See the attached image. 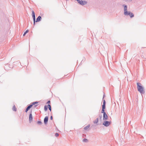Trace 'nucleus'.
Returning <instances> with one entry per match:
<instances>
[{
    "label": "nucleus",
    "instance_id": "obj_26",
    "mask_svg": "<svg viewBox=\"0 0 146 146\" xmlns=\"http://www.w3.org/2000/svg\"><path fill=\"white\" fill-rule=\"evenodd\" d=\"M50 100H48L47 101V104H50Z\"/></svg>",
    "mask_w": 146,
    "mask_h": 146
},
{
    "label": "nucleus",
    "instance_id": "obj_7",
    "mask_svg": "<svg viewBox=\"0 0 146 146\" xmlns=\"http://www.w3.org/2000/svg\"><path fill=\"white\" fill-rule=\"evenodd\" d=\"M87 3V1H82V0L81 2H80V4L82 5H84L86 4Z\"/></svg>",
    "mask_w": 146,
    "mask_h": 146
},
{
    "label": "nucleus",
    "instance_id": "obj_21",
    "mask_svg": "<svg viewBox=\"0 0 146 146\" xmlns=\"http://www.w3.org/2000/svg\"><path fill=\"white\" fill-rule=\"evenodd\" d=\"M37 123L39 125H41L42 124V122L40 121H38L37 122Z\"/></svg>",
    "mask_w": 146,
    "mask_h": 146
},
{
    "label": "nucleus",
    "instance_id": "obj_19",
    "mask_svg": "<svg viewBox=\"0 0 146 146\" xmlns=\"http://www.w3.org/2000/svg\"><path fill=\"white\" fill-rule=\"evenodd\" d=\"M29 31L28 30H26L24 33L23 35V36H25V35L26 34V33H27Z\"/></svg>",
    "mask_w": 146,
    "mask_h": 146
},
{
    "label": "nucleus",
    "instance_id": "obj_28",
    "mask_svg": "<svg viewBox=\"0 0 146 146\" xmlns=\"http://www.w3.org/2000/svg\"><path fill=\"white\" fill-rule=\"evenodd\" d=\"M33 22H34L33 25H35V20L33 21Z\"/></svg>",
    "mask_w": 146,
    "mask_h": 146
},
{
    "label": "nucleus",
    "instance_id": "obj_15",
    "mask_svg": "<svg viewBox=\"0 0 146 146\" xmlns=\"http://www.w3.org/2000/svg\"><path fill=\"white\" fill-rule=\"evenodd\" d=\"M48 105H45L44 107V110L45 111H46L48 109Z\"/></svg>",
    "mask_w": 146,
    "mask_h": 146
},
{
    "label": "nucleus",
    "instance_id": "obj_3",
    "mask_svg": "<svg viewBox=\"0 0 146 146\" xmlns=\"http://www.w3.org/2000/svg\"><path fill=\"white\" fill-rule=\"evenodd\" d=\"M111 121H105L103 123V125L106 127L108 126L111 123Z\"/></svg>",
    "mask_w": 146,
    "mask_h": 146
},
{
    "label": "nucleus",
    "instance_id": "obj_27",
    "mask_svg": "<svg viewBox=\"0 0 146 146\" xmlns=\"http://www.w3.org/2000/svg\"><path fill=\"white\" fill-rule=\"evenodd\" d=\"M52 119H53L52 116H51L50 117V119L51 120H52Z\"/></svg>",
    "mask_w": 146,
    "mask_h": 146
},
{
    "label": "nucleus",
    "instance_id": "obj_29",
    "mask_svg": "<svg viewBox=\"0 0 146 146\" xmlns=\"http://www.w3.org/2000/svg\"><path fill=\"white\" fill-rule=\"evenodd\" d=\"M100 117V119H101L102 118V115H99V116Z\"/></svg>",
    "mask_w": 146,
    "mask_h": 146
},
{
    "label": "nucleus",
    "instance_id": "obj_16",
    "mask_svg": "<svg viewBox=\"0 0 146 146\" xmlns=\"http://www.w3.org/2000/svg\"><path fill=\"white\" fill-rule=\"evenodd\" d=\"M48 108L50 111H51V106L50 104L48 105Z\"/></svg>",
    "mask_w": 146,
    "mask_h": 146
},
{
    "label": "nucleus",
    "instance_id": "obj_17",
    "mask_svg": "<svg viewBox=\"0 0 146 146\" xmlns=\"http://www.w3.org/2000/svg\"><path fill=\"white\" fill-rule=\"evenodd\" d=\"M90 127V125H88L86 126V127H85L84 128V129L85 130H86V129H88Z\"/></svg>",
    "mask_w": 146,
    "mask_h": 146
},
{
    "label": "nucleus",
    "instance_id": "obj_11",
    "mask_svg": "<svg viewBox=\"0 0 146 146\" xmlns=\"http://www.w3.org/2000/svg\"><path fill=\"white\" fill-rule=\"evenodd\" d=\"M38 103V102H33L32 103V104L31 105L32 106L33 105H35L34 107H36L38 105H35V104H37Z\"/></svg>",
    "mask_w": 146,
    "mask_h": 146
},
{
    "label": "nucleus",
    "instance_id": "obj_24",
    "mask_svg": "<svg viewBox=\"0 0 146 146\" xmlns=\"http://www.w3.org/2000/svg\"><path fill=\"white\" fill-rule=\"evenodd\" d=\"M106 101H105V100H103V104L106 105Z\"/></svg>",
    "mask_w": 146,
    "mask_h": 146
},
{
    "label": "nucleus",
    "instance_id": "obj_10",
    "mask_svg": "<svg viewBox=\"0 0 146 146\" xmlns=\"http://www.w3.org/2000/svg\"><path fill=\"white\" fill-rule=\"evenodd\" d=\"M41 17L40 16H39L38 17L36 18V22H39L41 21Z\"/></svg>",
    "mask_w": 146,
    "mask_h": 146
},
{
    "label": "nucleus",
    "instance_id": "obj_23",
    "mask_svg": "<svg viewBox=\"0 0 146 146\" xmlns=\"http://www.w3.org/2000/svg\"><path fill=\"white\" fill-rule=\"evenodd\" d=\"M59 134L58 133H56L55 134V136L56 137H58L59 135Z\"/></svg>",
    "mask_w": 146,
    "mask_h": 146
},
{
    "label": "nucleus",
    "instance_id": "obj_8",
    "mask_svg": "<svg viewBox=\"0 0 146 146\" xmlns=\"http://www.w3.org/2000/svg\"><path fill=\"white\" fill-rule=\"evenodd\" d=\"M32 15L33 19V21H35V13L34 11H32Z\"/></svg>",
    "mask_w": 146,
    "mask_h": 146
},
{
    "label": "nucleus",
    "instance_id": "obj_12",
    "mask_svg": "<svg viewBox=\"0 0 146 146\" xmlns=\"http://www.w3.org/2000/svg\"><path fill=\"white\" fill-rule=\"evenodd\" d=\"M12 110L14 111H16L17 108H16L15 105H14V106H13Z\"/></svg>",
    "mask_w": 146,
    "mask_h": 146
},
{
    "label": "nucleus",
    "instance_id": "obj_1",
    "mask_svg": "<svg viewBox=\"0 0 146 146\" xmlns=\"http://www.w3.org/2000/svg\"><path fill=\"white\" fill-rule=\"evenodd\" d=\"M137 88L138 91L141 94H144L145 91H144V88L141 85V83L137 82Z\"/></svg>",
    "mask_w": 146,
    "mask_h": 146
},
{
    "label": "nucleus",
    "instance_id": "obj_4",
    "mask_svg": "<svg viewBox=\"0 0 146 146\" xmlns=\"http://www.w3.org/2000/svg\"><path fill=\"white\" fill-rule=\"evenodd\" d=\"M48 116H46L45 117L44 119V123L45 125H46L47 124L48 121Z\"/></svg>",
    "mask_w": 146,
    "mask_h": 146
},
{
    "label": "nucleus",
    "instance_id": "obj_13",
    "mask_svg": "<svg viewBox=\"0 0 146 146\" xmlns=\"http://www.w3.org/2000/svg\"><path fill=\"white\" fill-rule=\"evenodd\" d=\"M98 121V118H97L94 121V123H97Z\"/></svg>",
    "mask_w": 146,
    "mask_h": 146
},
{
    "label": "nucleus",
    "instance_id": "obj_20",
    "mask_svg": "<svg viewBox=\"0 0 146 146\" xmlns=\"http://www.w3.org/2000/svg\"><path fill=\"white\" fill-rule=\"evenodd\" d=\"M104 109H102V111H101V113H103V114L105 113H106V112H105V110H104Z\"/></svg>",
    "mask_w": 146,
    "mask_h": 146
},
{
    "label": "nucleus",
    "instance_id": "obj_18",
    "mask_svg": "<svg viewBox=\"0 0 146 146\" xmlns=\"http://www.w3.org/2000/svg\"><path fill=\"white\" fill-rule=\"evenodd\" d=\"M88 139H83V142H87L88 141Z\"/></svg>",
    "mask_w": 146,
    "mask_h": 146
},
{
    "label": "nucleus",
    "instance_id": "obj_25",
    "mask_svg": "<svg viewBox=\"0 0 146 146\" xmlns=\"http://www.w3.org/2000/svg\"><path fill=\"white\" fill-rule=\"evenodd\" d=\"M126 1L130 2L132 1V0H125Z\"/></svg>",
    "mask_w": 146,
    "mask_h": 146
},
{
    "label": "nucleus",
    "instance_id": "obj_14",
    "mask_svg": "<svg viewBox=\"0 0 146 146\" xmlns=\"http://www.w3.org/2000/svg\"><path fill=\"white\" fill-rule=\"evenodd\" d=\"M129 16H130V17L131 18H132L134 17V15L131 12L130 13Z\"/></svg>",
    "mask_w": 146,
    "mask_h": 146
},
{
    "label": "nucleus",
    "instance_id": "obj_22",
    "mask_svg": "<svg viewBox=\"0 0 146 146\" xmlns=\"http://www.w3.org/2000/svg\"><path fill=\"white\" fill-rule=\"evenodd\" d=\"M106 108V105L103 104L102 105V108L105 109Z\"/></svg>",
    "mask_w": 146,
    "mask_h": 146
},
{
    "label": "nucleus",
    "instance_id": "obj_2",
    "mask_svg": "<svg viewBox=\"0 0 146 146\" xmlns=\"http://www.w3.org/2000/svg\"><path fill=\"white\" fill-rule=\"evenodd\" d=\"M123 6L124 7V14L125 15H129L131 12L128 11H127V6L125 5H123Z\"/></svg>",
    "mask_w": 146,
    "mask_h": 146
},
{
    "label": "nucleus",
    "instance_id": "obj_5",
    "mask_svg": "<svg viewBox=\"0 0 146 146\" xmlns=\"http://www.w3.org/2000/svg\"><path fill=\"white\" fill-rule=\"evenodd\" d=\"M33 120V117L32 114V111H31L29 115V122L31 123L32 121Z\"/></svg>",
    "mask_w": 146,
    "mask_h": 146
},
{
    "label": "nucleus",
    "instance_id": "obj_6",
    "mask_svg": "<svg viewBox=\"0 0 146 146\" xmlns=\"http://www.w3.org/2000/svg\"><path fill=\"white\" fill-rule=\"evenodd\" d=\"M103 120H106L108 119V116L106 113L103 114Z\"/></svg>",
    "mask_w": 146,
    "mask_h": 146
},
{
    "label": "nucleus",
    "instance_id": "obj_30",
    "mask_svg": "<svg viewBox=\"0 0 146 146\" xmlns=\"http://www.w3.org/2000/svg\"><path fill=\"white\" fill-rule=\"evenodd\" d=\"M104 96H103V99H104Z\"/></svg>",
    "mask_w": 146,
    "mask_h": 146
},
{
    "label": "nucleus",
    "instance_id": "obj_9",
    "mask_svg": "<svg viewBox=\"0 0 146 146\" xmlns=\"http://www.w3.org/2000/svg\"><path fill=\"white\" fill-rule=\"evenodd\" d=\"M32 107L31 105V104L27 106L25 110V112H27V111Z\"/></svg>",
    "mask_w": 146,
    "mask_h": 146
}]
</instances>
